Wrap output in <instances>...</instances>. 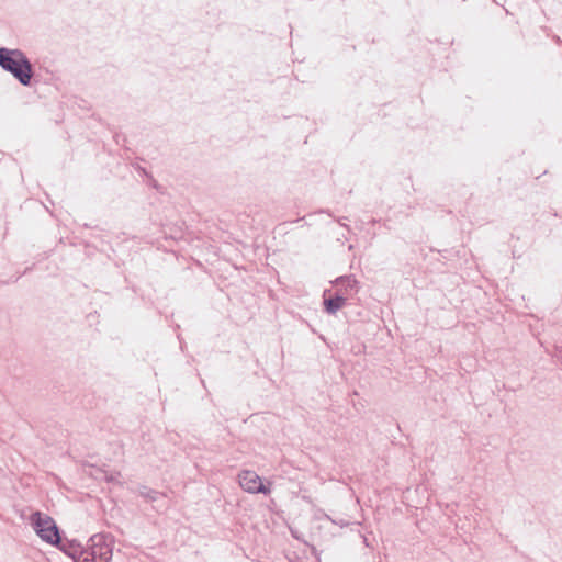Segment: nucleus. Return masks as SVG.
I'll return each instance as SVG.
<instances>
[{
	"instance_id": "nucleus-1",
	"label": "nucleus",
	"mask_w": 562,
	"mask_h": 562,
	"mask_svg": "<svg viewBox=\"0 0 562 562\" xmlns=\"http://www.w3.org/2000/svg\"><path fill=\"white\" fill-rule=\"evenodd\" d=\"M114 539L104 533L93 535L86 549L77 557V562H110L113 554Z\"/></svg>"
},
{
	"instance_id": "nucleus-2",
	"label": "nucleus",
	"mask_w": 562,
	"mask_h": 562,
	"mask_svg": "<svg viewBox=\"0 0 562 562\" xmlns=\"http://www.w3.org/2000/svg\"><path fill=\"white\" fill-rule=\"evenodd\" d=\"M0 65L3 69L13 74L21 83L27 85L30 82L32 68L20 50L0 48Z\"/></svg>"
},
{
	"instance_id": "nucleus-3",
	"label": "nucleus",
	"mask_w": 562,
	"mask_h": 562,
	"mask_svg": "<svg viewBox=\"0 0 562 562\" xmlns=\"http://www.w3.org/2000/svg\"><path fill=\"white\" fill-rule=\"evenodd\" d=\"M30 520L35 533L43 541L52 546H57L60 542L57 525L50 516L36 512L31 515Z\"/></svg>"
},
{
	"instance_id": "nucleus-4",
	"label": "nucleus",
	"mask_w": 562,
	"mask_h": 562,
	"mask_svg": "<svg viewBox=\"0 0 562 562\" xmlns=\"http://www.w3.org/2000/svg\"><path fill=\"white\" fill-rule=\"evenodd\" d=\"M239 486L249 494H265L271 493V482L265 481L252 470H243L238 474Z\"/></svg>"
},
{
	"instance_id": "nucleus-5",
	"label": "nucleus",
	"mask_w": 562,
	"mask_h": 562,
	"mask_svg": "<svg viewBox=\"0 0 562 562\" xmlns=\"http://www.w3.org/2000/svg\"><path fill=\"white\" fill-rule=\"evenodd\" d=\"M345 304V299L337 296L335 299L325 300V307L328 313H336Z\"/></svg>"
}]
</instances>
